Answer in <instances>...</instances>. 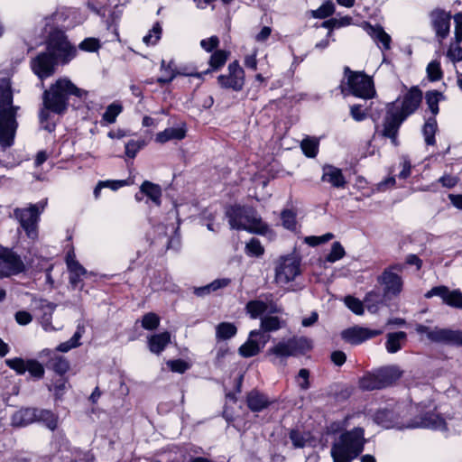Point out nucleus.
Segmentation results:
<instances>
[{
    "mask_svg": "<svg viewBox=\"0 0 462 462\" xmlns=\"http://www.w3.org/2000/svg\"><path fill=\"white\" fill-rule=\"evenodd\" d=\"M71 96L79 99H85L88 96V91L78 88L68 78L57 79L43 93V108L39 115L41 123L42 124L49 119L51 112L59 115L63 114L68 108L69 97Z\"/></svg>",
    "mask_w": 462,
    "mask_h": 462,
    "instance_id": "f257e3e1",
    "label": "nucleus"
},
{
    "mask_svg": "<svg viewBox=\"0 0 462 462\" xmlns=\"http://www.w3.org/2000/svg\"><path fill=\"white\" fill-rule=\"evenodd\" d=\"M365 443L363 428L343 430L331 444L330 456L333 462H352L364 451Z\"/></svg>",
    "mask_w": 462,
    "mask_h": 462,
    "instance_id": "f03ea898",
    "label": "nucleus"
},
{
    "mask_svg": "<svg viewBox=\"0 0 462 462\" xmlns=\"http://www.w3.org/2000/svg\"><path fill=\"white\" fill-rule=\"evenodd\" d=\"M12 104L10 80L2 79H0V146L3 150L13 145L17 128L16 107Z\"/></svg>",
    "mask_w": 462,
    "mask_h": 462,
    "instance_id": "7ed1b4c3",
    "label": "nucleus"
},
{
    "mask_svg": "<svg viewBox=\"0 0 462 462\" xmlns=\"http://www.w3.org/2000/svg\"><path fill=\"white\" fill-rule=\"evenodd\" d=\"M339 87L345 96L353 95L360 98L370 99L375 95L372 78L362 71L351 70L348 67L344 69V78Z\"/></svg>",
    "mask_w": 462,
    "mask_h": 462,
    "instance_id": "20e7f679",
    "label": "nucleus"
},
{
    "mask_svg": "<svg viewBox=\"0 0 462 462\" xmlns=\"http://www.w3.org/2000/svg\"><path fill=\"white\" fill-rule=\"evenodd\" d=\"M226 217L233 229H242L255 234H264L268 230L267 225L260 217L238 206L230 208L226 211Z\"/></svg>",
    "mask_w": 462,
    "mask_h": 462,
    "instance_id": "39448f33",
    "label": "nucleus"
},
{
    "mask_svg": "<svg viewBox=\"0 0 462 462\" xmlns=\"http://www.w3.org/2000/svg\"><path fill=\"white\" fill-rule=\"evenodd\" d=\"M46 51L61 64H66L75 58L77 50L60 31H55L49 36Z\"/></svg>",
    "mask_w": 462,
    "mask_h": 462,
    "instance_id": "423d86ee",
    "label": "nucleus"
},
{
    "mask_svg": "<svg viewBox=\"0 0 462 462\" xmlns=\"http://www.w3.org/2000/svg\"><path fill=\"white\" fill-rule=\"evenodd\" d=\"M407 405L395 403L390 407L379 409L374 415V420L385 429L407 428V423L402 421L406 416Z\"/></svg>",
    "mask_w": 462,
    "mask_h": 462,
    "instance_id": "0eeeda50",
    "label": "nucleus"
},
{
    "mask_svg": "<svg viewBox=\"0 0 462 462\" xmlns=\"http://www.w3.org/2000/svg\"><path fill=\"white\" fill-rule=\"evenodd\" d=\"M300 274V259L295 254L282 256L276 263L274 281L285 285Z\"/></svg>",
    "mask_w": 462,
    "mask_h": 462,
    "instance_id": "6e6552de",
    "label": "nucleus"
},
{
    "mask_svg": "<svg viewBox=\"0 0 462 462\" xmlns=\"http://www.w3.org/2000/svg\"><path fill=\"white\" fill-rule=\"evenodd\" d=\"M312 348V343L306 337H291L288 340L280 341L267 351V355H273L277 357H288L304 354Z\"/></svg>",
    "mask_w": 462,
    "mask_h": 462,
    "instance_id": "1a4fd4ad",
    "label": "nucleus"
},
{
    "mask_svg": "<svg viewBox=\"0 0 462 462\" xmlns=\"http://www.w3.org/2000/svg\"><path fill=\"white\" fill-rule=\"evenodd\" d=\"M45 205V202H40L32 204L27 208H15L14 211V217L19 220L27 236L32 239L37 236V222Z\"/></svg>",
    "mask_w": 462,
    "mask_h": 462,
    "instance_id": "9d476101",
    "label": "nucleus"
},
{
    "mask_svg": "<svg viewBox=\"0 0 462 462\" xmlns=\"http://www.w3.org/2000/svg\"><path fill=\"white\" fill-rule=\"evenodd\" d=\"M25 269V264L18 254L0 245V278L17 275Z\"/></svg>",
    "mask_w": 462,
    "mask_h": 462,
    "instance_id": "9b49d317",
    "label": "nucleus"
},
{
    "mask_svg": "<svg viewBox=\"0 0 462 462\" xmlns=\"http://www.w3.org/2000/svg\"><path fill=\"white\" fill-rule=\"evenodd\" d=\"M403 266L402 264H395L385 269L383 273L377 278V281L382 284L385 295H398L402 290V277L395 273L393 270L402 272Z\"/></svg>",
    "mask_w": 462,
    "mask_h": 462,
    "instance_id": "f8f14e48",
    "label": "nucleus"
},
{
    "mask_svg": "<svg viewBox=\"0 0 462 462\" xmlns=\"http://www.w3.org/2000/svg\"><path fill=\"white\" fill-rule=\"evenodd\" d=\"M59 62L47 51L40 52L31 60V68L40 79H44L54 74Z\"/></svg>",
    "mask_w": 462,
    "mask_h": 462,
    "instance_id": "ddd939ff",
    "label": "nucleus"
},
{
    "mask_svg": "<svg viewBox=\"0 0 462 462\" xmlns=\"http://www.w3.org/2000/svg\"><path fill=\"white\" fill-rule=\"evenodd\" d=\"M270 340V335L261 330H252L248 339L239 347L238 353L243 357H252L260 353Z\"/></svg>",
    "mask_w": 462,
    "mask_h": 462,
    "instance_id": "4468645a",
    "label": "nucleus"
},
{
    "mask_svg": "<svg viewBox=\"0 0 462 462\" xmlns=\"http://www.w3.org/2000/svg\"><path fill=\"white\" fill-rule=\"evenodd\" d=\"M217 80L222 88L239 91L245 83V72L236 60L228 65V75H220Z\"/></svg>",
    "mask_w": 462,
    "mask_h": 462,
    "instance_id": "2eb2a0df",
    "label": "nucleus"
},
{
    "mask_svg": "<svg viewBox=\"0 0 462 462\" xmlns=\"http://www.w3.org/2000/svg\"><path fill=\"white\" fill-rule=\"evenodd\" d=\"M405 120L403 116L398 113V107L393 106L387 110L383 125V135L390 138L393 145H398L397 134L399 128Z\"/></svg>",
    "mask_w": 462,
    "mask_h": 462,
    "instance_id": "dca6fc26",
    "label": "nucleus"
},
{
    "mask_svg": "<svg viewBox=\"0 0 462 462\" xmlns=\"http://www.w3.org/2000/svg\"><path fill=\"white\" fill-rule=\"evenodd\" d=\"M430 23L439 42L446 39L450 32L451 14L443 9H434L430 14Z\"/></svg>",
    "mask_w": 462,
    "mask_h": 462,
    "instance_id": "f3484780",
    "label": "nucleus"
},
{
    "mask_svg": "<svg viewBox=\"0 0 462 462\" xmlns=\"http://www.w3.org/2000/svg\"><path fill=\"white\" fill-rule=\"evenodd\" d=\"M434 296L439 297L449 307L462 309V292L459 290H449L447 286L440 285L431 288L425 294L427 299Z\"/></svg>",
    "mask_w": 462,
    "mask_h": 462,
    "instance_id": "a211bd4d",
    "label": "nucleus"
},
{
    "mask_svg": "<svg viewBox=\"0 0 462 462\" xmlns=\"http://www.w3.org/2000/svg\"><path fill=\"white\" fill-rule=\"evenodd\" d=\"M383 333L381 329H370L359 326L346 328L341 332V337L351 345H359Z\"/></svg>",
    "mask_w": 462,
    "mask_h": 462,
    "instance_id": "6ab92c4d",
    "label": "nucleus"
},
{
    "mask_svg": "<svg viewBox=\"0 0 462 462\" xmlns=\"http://www.w3.org/2000/svg\"><path fill=\"white\" fill-rule=\"evenodd\" d=\"M421 100L422 91L418 87L411 88L403 96L402 106L398 108V113L406 119L419 108Z\"/></svg>",
    "mask_w": 462,
    "mask_h": 462,
    "instance_id": "aec40b11",
    "label": "nucleus"
},
{
    "mask_svg": "<svg viewBox=\"0 0 462 462\" xmlns=\"http://www.w3.org/2000/svg\"><path fill=\"white\" fill-rule=\"evenodd\" d=\"M407 428H428L433 430H445L446 422L443 418L434 412L426 413L420 420L407 423Z\"/></svg>",
    "mask_w": 462,
    "mask_h": 462,
    "instance_id": "412c9836",
    "label": "nucleus"
},
{
    "mask_svg": "<svg viewBox=\"0 0 462 462\" xmlns=\"http://www.w3.org/2000/svg\"><path fill=\"white\" fill-rule=\"evenodd\" d=\"M435 343L462 346V331L449 328L438 329L431 335Z\"/></svg>",
    "mask_w": 462,
    "mask_h": 462,
    "instance_id": "4be33fe9",
    "label": "nucleus"
},
{
    "mask_svg": "<svg viewBox=\"0 0 462 462\" xmlns=\"http://www.w3.org/2000/svg\"><path fill=\"white\" fill-rule=\"evenodd\" d=\"M382 388H386L394 383L402 375V372L397 365H388L376 370Z\"/></svg>",
    "mask_w": 462,
    "mask_h": 462,
    "instance_id": "5701e85b",
    "label": "nucleus"
},
{
    "mask_svg": "<svg viewBox=\"0 0 462 462\" xmlns=\"http://www.w3.org/2000/svg\"><path fill=\"white\" fill-rule=\"evenodd\" d=\"M38 409L23 408L14 413L12 424L16 427L27 426L37 421Z\"/></svg>",
    "mask_w": 462,
    "mask_h": 462,
    "instance_id": "b1692460",
    "label": "nucleus"
},
{
    "mask_svg": "<svg viewBox=\"0 0 462 462\" xmlns=\"http://www.w3.org/2000/svg\"><path fill=\"white\" fill-rule=\"evenodd\" d=\"M322 180L335 188H344L346 184L342 171L335 166L327 165L323 168Z\"/></svg>",
    "mask_w": 462,
    "mask_h": 462,
    "instance_id": "393cba45",
    "label": "nucleus"
},
{
    "mask_svg": "<svg viewBox=\"0 0 462 462\" xmlns=\"http://www.w3.org/2000/svg\"><path fill=\"white\" fill-rule=\"evenodd\" d=\"M171 342V334L167 331L154 334L148 337L149 350L156 355L161 354Z\"/></svg>",
    "mask_w": 462,
    "mask_h": 462,
    "instance_id": "a878e982",
    "label": "nucleus"
},
{
    "mask_svg": "<svg viewBox=\"0 0 462 462\" xmlns=\"http://www.w3.org/2000/svg\"><path fill=\"white\" fill-rule=\"evenodd\" d=\"M407 341V334L404 331L388 333L385 348L388 353L393 354L401 350Z\"/></svg>",
    "mask_w": 462,
    "mask_h": 462,
    "instance_id": "bb28decb",
    "label": "nucleus"
},
{
    "mask_svg": "<svg viewBox=\"0 0 462 462\" xmlns=\"http://www.w3.org/2000/svg\"><path fill=\"white\" fill-rule=\"evenodd\" d=\"M246 402L248 408L254 412L264 410L271 403L266 395L257 391L249 393Z\"/></svg>",
    "mask_w": 462,
    "mask_h": 462,
    "instance_id": "cd10ccee",
    "label": "nucleus"
},
{
    "mask_svg": "<svg viewBox=\"0 0 462 462\" xmlns=\"http://www.w3.org/2000/svg\"><path fill=\"white\" fill-rule=\"evenodd\" d=\"M366 32L376 43H382L384 51L391 48V36L385 32L382 26L367 24Z\"/></svg>",
    "mask_w": 462,
    "mask_h": 462,
    "instance_id": "c85d7f7f",
    "label": "nucleus"
},
{
    "mask_svg": "<svg viewBox=\"0 0 462 462\" xmlns=\"http://www.w3.org/2000/svg\"><path fill=\"white\" fill-rule=\"evenodd\" d=\"M38 307L43 311L42 316V326L45 331H52L55 328L52 326L51 319L56 305L46 300H40Z\"/></svg>",
    "mask_w": 462,
    "mask_h": 462,
    "instance_id": "c756f323",
    "label": "nucleus"
},
{
    "mask_svg": "<svg viewBox=\"0 0 462 462\" xmlns=\"http://www.w3.org/2000/svg\"><path fill=\"white\" fill-rule=\"evenodd\" d=\"M140 190L157 206L161 204L162 189L158 184L145 180L142 183Z\"/></svg>",
    "mask_w": 462,
    "mask_h": 462,
    "instance_id": "7c9ffc66",
    "label": "nucleus"
},
{
    "mask_svg": "<svg viewBox=\"0 0 462 462\" xmlns=\"http://www.w3.org/2000/svg\"><path fill=\"white\" fill-rule=\"evenodd\" d=\"M185 137V130L182 128H167L162 132L156 134L155 140L157 143H164L170 140H181Z\"/></svg>",
    "mask_w": 462,
    "mask_h": 462,
    "instance_id": "2f4dec72",
    "label": "nucleus"
},
{
    "mask_svg": "<svg viewBox=\"0 0 462 462\" xmlns=\"http://www.w3.org/2000/svg\"><path fill=\"white\" fill-rule=\"evenodd\" d=\"M445 99V96L438 91V90H430L427 91L425 94V100L426 104L433 115V117L438 115L439 109V103Z\"/></svg>",
    "mask_w": 462,
    "mask_h": 462,
    "instance_id": "473e14b6",
    "label": "nucleus"
},
{
    "mask_svg": "<svg viewBox=\"0 0 462 462\" xmlns=\"http://www.w3.org/2000/svg\"><path fill=\"white\" fill-rule=\"evenodd\" d=\"M69 282L76 287L86 274V269L78 262L72 261L69 263Z\"/></svg>",
    "mask_w": 462,
    "mask_h": 462,
    "instance_id": "72a5a7b5",
    "label": "nucleus"
},
{
    "mask_svg": "<svg viewBox=\"0 0 462 462\" xmlns=\"http://www.w3.org/2000/svg\"><path fill=\"white\" fill-rule=\"evenodd\" d=\"M359 386L365 391L383 389L376 371L365 374L359 381Z\"/></svg>",
    "mask_w": 462,
    "mask_h": 462,
    "instance_id": "f704fd0d",
    "label": "nucleus"
},
{
    "mask_svg": "<svg viewBox=\"0 0 462 462\" xmlns=\"http://www.w3.org/2000/svg\"><path fill=\"white\" fill-rule=\"evenodd\" d=\"M47 366L61 375L69 371V363L65 357L54 355L48 361Z\"/></svg>",
    "mask_w": 462,
    "mask_h": 462,
    "instance_id": "c9c22d12",
    "label": "nucleus"
},
{
    "mask_svg": "<svg viewBox=\"0 0 462 462\" xmlns=\"http://www.w3.org/2000/svg\"><path fill=\"white\" fill-rule=\"evenodd\" d=\"M236 327L230 322H221L216 327V337L218 340L229 339L236 336Z\"/></svg>",
    "mask_w": 462,
    "mask_h": 462,
    "instance_id": "e433bc0d",
    "label": "nucleus"
},
{
    "mask_svg": "<svg viewBox=\"0 0 462 462\" xmlns=\"http://www.w3.org/2000/svg\"><path fill=\"white\" fill-rule=\"evenodd\" d=\"M364 303L368 311L374 313L383 303V296L379 291H371L366 293Z\"/></svg>",
    "mask_w": 462,
    "mask_h": 462,
    "instance_id": "4c0bfd02",
    "label": "nucleus"
},
{
    "mask_svg": "<svg viewBox=\"0 0 462 462\" xmlns=\"http://www.w3.org/2000/svg\"><path fill=\"white\" fill-rule=\"evenodd\" d=\"M319 140L315 137H305L300 143L303 153L309 158H314L319 151Z\"/></svg>",
    "mask_w": 462,
    "mask_h": 462,
    "instance_id": "58836bf2",
    "label": "nucleus"
},
{
    "mask_svg": "<svg viewBox=\"0 0 462 462\" xmlns=\"http://www.w3.org/2000/svg\"><path fill=\"white\" fill-rule=\"evenodd\" d=\"M438 125L435 117L429 118L423 125L422 133L424 135L425 143L428 145L435 144V134L437 132Z\"/></svg>",
    "mask_w": 462,
    "mask_h": 462,
    "instance_id": "ea45409f",
    "label": "nucleus"
},
{
    "mask_svg": "<svg viewBox=\"0 0 462 462\" xmlns=\"http://www.w3.org/2000/svg\"><path fill=\"white\" fill-rule=\"evenodd\" d=\"M245 309L252 319H256L267 311L268 303L259 300H250Z\"/></svg>",
    "mask_w": 462,
    "mask_h": 462,
    "instance_id": "a19ab883",
    "label": "nucleus"
},
{
    "mask_svg": "<svg viewBox=\"0 0 462 462\" xmlns=\"http://www.w3.org/2000/svg\"><path fill=\"white\" fill-rule=\"evenodd\" d=\"M352 23V17L344 16L341 18H331L322 23L321 26L324 28H328L329 30L328 33V37H329L332 33L333 29H338L341 27L348 26Z\"/></svg>",
    "mask_w": 462,
    "mask_h": 462,
    "instance_id": "79ce46f5",
    "label": "nucleus"
},
{
    "mask_svg": "<svg viewBox=\"0 0 462 462\" xmlns=\"http://www.w3.org/2000/svg\"><path fill=\"white\" fill-rule=\"evenodd\" d=\"M282 328L281 319L274 316H266L261 319V330L267 334V332H273Z\"/></svg>",
    "mask_w": 462,
    "mask_h": 462,
    "instance_id": "37998d69",
    "label": "nucleus"
},
{
    "mask_svg": "<svg viewBox=\"0 0 462 462\" xmlns=\"http://www.w3.org/2000/svg\"><path fill=\"white\" fill-rule=\"evenodd\" d=\"M37 421H42L51 430L57 428V417L49 410H38Z\"/></svg>",
    "mask_w": 462,
    "mask_h": 462,
    "instance_id": "c03bdc74",
    "label": "nucleus"
},
{
    "mask_svg": "<svg viewBox=\"0 0 462 462\" xmlns=\"http://www.w3.org/2000/svg\"><path fill=\"white\" fill-rule=\"evenodd\" d=\"M335 12V5L332 1L328 0L318 9L311 11V16L318 19H325Z\"/></svg>",
    "mask_w": 462,
    "mask_h": 462,
    "instance_id": "a18cd8bd",
    "label": "nucleus"
},
{
    "mask_svg": "<svg viewBox=\"0 0 462 462\" xmlns=\"http://www.w3.org/2000/svg\"><path fill=\"white\" fill-rule=\"evenodd\" d=\"M161 68L163 71V76L157 79V81L161 84H167L171 82L178 74L175 71V65L172 61L166 65L165 61L162 60Z\"/></svg>",
    "mask_w": 462,
    "mask_h": 462,
    "instance_id": "49530a36",
    "label": "nucleus"
},
{
    "mask_svg": "<svg viewBox=\"0 0 462 462\" xmlns=\"http://www.w3.org/2000/svg\"><path fill=\"white\" fill-rule=\"evenodd\" d=\"M122 110L123 106L119 103H113L106 107L102 118L107 124H113Z\"/></svg>",
    "mask_w": 462,
    "mask_h": 462,
    "instance_id": "de8ad7c7",
    "label": "nucleus"
},
{
    "mask_svg": "<svg viewBox=\"0 0 462 462\" xmlns=\"http://www.w3.org/2000/svg\"><path fill=\"white\" fill-rule=\"evenodd\" d=\"M141 325L146 330H154L160 325V317L154 312H148L143 316Z\"/></svg>",
    "mask_w": 462,
    "mask_h": 462,
    "instance_id": "09e8293b",
    "label": "nucleus"
},
{
    "mask_svg": "<svg viewBox=\"0 0 462 462\" xmlns=\"http://www.w3.org/2000/svg\"><path fill=\"white\" fill-rule=\"evenodd\" d=\"M426 71L430 81L440 80L443 77L440 62L438 60H432L430 62L427 66Z\"/></svg>",
    "mask_w": 462,
    "mask_h": 462,
    "instance_id": "8fccbe9b",
    "label": "nucleus"
},
{
    "mask_svg": "<svg viewBox=\"0 0 462 462\" xmlns=\"http://www.w3.org/2000/svg\"><path fill=\"white\" fill-rule=\"evenodd\" d=\"M162 26L159 23H155L149 32L143 38V42L147 45H154L162 35Z\"/></svg>",
    "mask_w": 462,
    "mask_h": 462,
    "instance_id": "3c124183",
    "label": "nucleus"
},
{
    "mask_svg": "<svg viewBox=\"0 0 462 462\" xmlns=\"http://www.w3.org/2000/svg\"><path fill=\"white\" fill-rule=\"evenodd\" d=\"M145 144L143 140H130L125 143V155L129 158H134Z\"/></svg>",
    "mask_w": 462,
    "mask_h": 462,
    "instance_id": "603ef678",
    "label": "nucleus"
},
{
    "mask_svg": "<svg viewBox=\"0 0 462 462\" xmlns=\"http://www.w3.org/2000/svg\"><path fill=\"white\" fill-rule=\"evenodd\" d=\"M26 371H28L32 376L37 379H40L44 375V368L42 365L34 359L27 360Z\"/></svg>",
    "mask_w": 462,
    "mask_h": 462,
    "instance_id": "864d4df0",
    "label": "nucleus"
},
{
    "mask_svg": "<svg viewBox=\"0 0 462 462\" xmlns=\"http://www.w3.org/2000/svg\"><path fill=\"white\" fill-rule=\"evenodd\" d=\"M345 254V249L341 244L339 242H334L332 244L330 253L326 257V261L329 263H335L343 258Z\"/></svg>",
    "mask_w": 462,
    "mask_h": 462,
    "instance_id": "5fc2aeb1",
    "label": "nucleus"
},
{
    "mask_svg": "<svg viewBox=\"0 0 462 462\" xmlns=\"http://www.w3.org/2000/svg\"><path fill=\"white\" fill-rule=\"evenodd\" d=\"M6 365L14 370L18 374H23L26 372L27 360L20 357H14L5 360Z\"/></svg>",
    "mask_w": 462,
    "mask_h": 462,
    "instance_id": "6e6d98bb",
    "label": "nucleus"
},
{
    "mask_svg": "<svg viewBox=\"0 0 462 462\" xmlns=\"http://www.w3.org/2000/svg\"><path fill=\"white\" fill-rule=\"evenodd\" d=\"M345 304L356 315H362L364 313V301L353 296H346L345 298Z\"/></svg>",
    "mask_w": 462,
    "mask_h": 462,
    "instance_id": "4d7b16f0",
    "label": "nucleus"
},
{
    "mask_svg": "<svg viewBox=\"0 0 462 462\" xmlns=\"http://www.w3.org/2000/svg\"><path fill=\"white\" fill-rule=\"evenodd\" d=\"M227 60V52L225 51H215L209 60V64L213 69H218L222 67Z\"/></svg>",
    "mask_w": 462,
    "mask_h": 462,
    "instance_id": "13d9d810",
    "label": "nucleus"
},
{
    "mask_svg": "<svg viewBox=\"0 0 462 462\" xmlns=\"http://www.w3.org/2000/svg\"><path fill=\"white\" fill-rule=\"evenodd\" d=\"M245 252L252 256H260L263 254V247L259 240L252 238L245 245Z\"/></svg>",
    "mask_w": 462,
    "mask_h": 462,
    "instance_id": "bf43d9fd",
    "label": "nucleus"
},
{
    "mask_svg": "<svg viewBox=\"0 0 462 462\" xmlns=\"http://www.w3.org/2000/svg\"><path fill=\"white\" fill-rule=\"evenodd\" d=\"M282 225L287 229H294L296 226L295 214L291 210H283L281 215Z\"/></svg>",
    "mask_w": 462,
    "mask_h": 462,
    "instance_id": "052dcab7",
    "label": "nucleus"
},
{
    "mask_svg": "<svg viewBox=\"0 0 462 462\" xmlns=\"http://www.w3.org/2000/svg\"><path fill=\"white\" fill-rule=\"evenodd\" d=\"M290 439L292 442V445L295 448H302L305 447L307 439L305 436L300 432L299 430H292L290 432Z\"/></svg>",
    "mask_w": 462,
    "mask_h": 462,
    "instance_id": "680f3d73",
    "label": "nucleus"
},
{
    "mask_svg": "<svg viewBox=\"0 0 462 462\" xmlns=\"http://www.w3.org/2000/svg\"><path fill=\"white\" fill-rule=\"evenodd\" d=\"M309 378H310L309 370L306 368H301L299 371V374H298V376L296 379L298 385L301 390H308L310 388V384Z\"/></svg>",
    "mask_w": 462,
    "mask_h": 462,
    "instance_id": "e2e57ef3",
    "label": "nucleus"
},
{
    "mask_svg": "<svg viewBox=\"0 0 462 462\" xmlns=\"http://www.w3.org/2000/svg\"><path fill=\"white\" fill-rule=\"evenodd\" d=\"M447 56L454 62L462 60V47L459 43L450 44Z\"/></svg>",
    "mask_w": 462,
    "mask_h": 462,
    "instance_id": "0e129e2a",
    "label": "nucleus"
},
{
    "mask_svg": "<svg viewBox=\"0 0 462 462\" xmlns=\"http://www.w3.org/2000/svg\"><path fill=\"white\" fill-rule=\"evenodd\" d=\"M455 22V40L457 43L462 42V12L457 13L453 16Z\"/></svg>",
    "mask_w": 462,
    "mask_h": 462,
    "instance_id": "69168bd1",
    "label": "nucleus"
},
{
    "mask_svg": "<svg viewBox=\"0 0 462 462\" xmlns=\"http://www.w3.org/2000/svg\"><path fill=\"white\" fill-rule=\"evenodd\" d=\"M167 365L172 372L180 374L184 373L189 368L187 362L180 359L169 361Z\"/></svg>",
    "mask_w": 462,
    "mask_h": 462,
    "instance_id": "338daca9",
    "label": "nucleus"
},
{
    "mask_svg": "<svg viewBox=\"0 0 462 462\" xmlns=\"http://www.w3.org/2000/svg\"><path fill=\"white\" fill-rule=\"evenodd\" d=\"M79 48L87 51H95L99 48V42L95 38H88L79 44Z\"/></svg>",
    "mask_w": 462,
    "mask_h": 462,
    "instance_id": "774afa93",
    "label": "nucleus"
}]
</instances>
